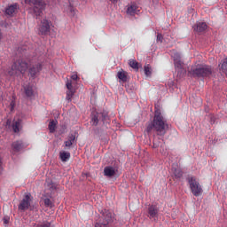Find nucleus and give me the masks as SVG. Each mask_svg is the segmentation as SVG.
<instances>
[{
  "mask_svg": "<svg viewBox=\"0 0 227 227\" xmlns=\"http://www.w3.org/2000/svg\"><path fill=\"white\" fill-rule=\"evenodd\" d=\"M166 129H168V124L166 123L164 117L159 111H156L153 121L147 125L146 131L150 133L154 130L155 132H158V134H164Z\"/></svg>",
  "mask_w": 227,
  "mask_h": 227,
  "instance_id": "obj_1",
  "label": "nucleus"
},
{
  "mask_svg": "<svg viewBox=\"0 0 227 227\" xmlns=\"http://www.w3.org/2000/svg\"><path fill=\"white\" fill-rule=\"evenodd\" d=\"M77 79H79L77 73H72L70 79H67L66 83L67 88V100H72V97L75 95V91H77Z\"/></svg>",
  "mask_w": 227,
  "mask_h": 227,
  "instance_id": "obj_2",
  "label": "nucleus"
},
{
  "mask_svg": "<svg viewBox=\"0 0 227 227\" xmlns=\"http://www.w3.org/2000/svg\"><path fill=\"white\" fill-rule=\"evenodd\" d=\"M27 68V63L24 61L16 62L12 66L11 70L8 72V74L11 77H17L19 74H26Z\"/></svg>",
  "mask_w": 227,
  "mask_h": 227,
  "instance_id": "obj_3",
  "label": "nucleus"
},
{
  "mask_svg": "<svg viewBox=\"0 0 227 227\" xmlns=\"http://www.w3.org/2000/svg\"><path fill=\"white\" fill-rule=\"evenodd\" d=\"M188 184L190 186V191L193 194V196H201L203 194V187L200 184V181L198 178L194 176L188 177Z\"/></svg>",
  "mask_w": 227,
  "mask_h": 227,
  "instance_id": "obj_4",
  "label": "nucleus"
},
{
  "mask_svg": "<svg viewBox=\"0 0 227 227\" xmlns=\"http://www.w3.org/2000/svg\"><path fill=\"white\" fill-rule=\"evenodd\" d=\"M35 208V202L33 201V196L27 193L24 196L19 205L20 210H33Z\"/></svg>",
  "mask_w": 227,
  "mask_h": 227,
  "instance_id": "obj_5",
  "label": "nucleus"
},
{
  "mask_svg": "<svg viewBox=\"0 0 227 227\" xmlns=\"http://www.w3.org/2000/svg\"><path fill=\"white\" fill-rule=\"evenodd\" d=\"M26 4L34 5V13L36 17H40L43 12L45 10V3L42 0H25Z\"/></svg>",
  "mask_w": 227,
  "mask_h": 227,
  "instance_id": "obj_6",
  "label": "nucleus"
},
{
  "mask_svg": "<svg viewBox=\"0 0 227 227\" xmlns=\"http://www.w3.org/2000/svg\"><path fill=\"white\" fill-rule=\"evenodd\" d=\"M192 75H198L201 77H207L212 74L209 67L199 66L197 68H193L192 71Z\"/></svg>",
  "mask_w": 227,
  "mask_h": 227,
  "instance_id": "obj_7",
  "label": "nucleus"
},
{
  "mask_svg": "<svg viewBox=\"0 0 227 227\" xmlns=\"http://www.w3.org/2000/svg\"><path fill=\"white\" fill-rule=\"evenodd\" d=\"M21 123H22V121L20 120V117L16 116L12 123L11 121H7V127H12L14 132H19L20 130Z\"/></svg>",
  "mask_w": 227,
  "mask_h": 227,
  "instance_id": "obj_8",
  "label": "nucleus"
},
{
  "mask_svg": "<svg viewBox=\"0 0 227 227\" xmlns=\"http://www.w3.org/2000/svg\"><path fill=\"white\" fill-rule=\"evenodd\" d=\"M18 12H19L18 4H11L5 8V15H7V17H14V15H17Z\"/></svg>",
  "mask_w": 227,
  "mask_h": 227,
  "instance_id": "obj_9",
  "label": "nucleus"
},
{
  "mask_svg": "<svg viewBox=\"0 0 227 227\" xmlns=\"http://www.w3.org/2000/svg\"><path fill=\"white\" fill-rule=\"evenodd\" d=\"M157 215H159V207L155 205H151L148 207V217L150 219L157 220Z\"/></svg>",
  "mask_w": 227,
  "mask_h": 227,
  "instance_id": "obj_10",
  "label": "nucleus"
},
{
  "mask_svg": "<svg viewBox=\"0 0 227 227\" xmlns=\"http://www.w3.org/2000/svg\"><path fill=\"white\" fill-rule=\"evenodd\" d=\"M24 148V144L22 142H14L12 145L11 152L12 153H17L18 152H20Z\"/></svg>",
  "mask_w": 227,
  "mask_h": 227,
  "instance_id": "obj_11",
  "label": "nucleus"
},
{
  "mask_svg": "<svg viewBox=\"0 0 227 227\" xmlns=\"http://www.w3.org/2000/svg\"><path fill=\"white\" fill-rule=\"evenodd\" d=\"M138 8L139 7H137V4L134 3L131 4L130 5L128 6V9H127L128 15L134 16L135 13H137V12H139Z\"/></svg>",
  "mask_w": 227,
  "mask_h": 227,
  "instance_id": "obj_12",
  "label": "nucleus"
},
{
  "mask_svg": "<svg viewBox=\"0 0 227 227\" xmlns=\"http://www.w3.org/2000/svg\"><path fill=\"white\" fill-rule=\"evenodd\" d=\"M104 175L105 176H114V175H116V168H113V167H106L104 168Z\"/></svg>",
  "mask_w": 227,
  "mask_h": 227,
  "instance_id": "obj_13",
  "label": "nucleus"
},
{
  "mask_svg": "<svg viewBox=\"0 0 227 227\" xmlns=\"http://www.w3.org/2000/svg\"><path fill=\"white\" fill-rule=\"evenodd\" d=\"M75 137H77V133L71 134L68 137L67 140L65 142V146H67V148H70V146H72V145L75 143Z\"/></svg>",
  "mask_w": 227,
  "mask_h": 227,
  "instance_id": "obj_14",
  "label": "nucleus"
},
{
  "mask_svg": "<svg viewBox=\"0 0 227 227\" xmlns=\"http://www.w3.org/2000/svg\"><path fill=\"white\" fill-rule=\"evenodd\" d=\"M59 159L62 162H67V160H70V153L67 151H60Z\"/></svg>",
  "mask_w": 227,
  "mask_h": 227,
  "instance_id": "obj_15",
  "label": "nucleus"
},
{
  "mask_svg": "<svg viewBox=\"0 0 227 227\" xmlns=\"http://www.w3.org/2000/svg\"><path fill=\"white\" fill-rule=\"evenodd\" d=\"M174 65H175L176 68H182V67H184V64L182 63V60L180 59V55L178 53H176L174 56Z\"/></svg>",
  "mask_w": 227,
  "mask_h": 227,
  "instance_id": "obj_16",
  "label": "nucleus"
},
{
  "mask_svg": "<svg viewBox=\"0 0 227 227\" xmlns=\"http://www.w3.org/2000/svg\"><path fill=\"white\" fill-rule=\"evenodd\" d=\"M23 88L25 95H27V97H33V93H35V89L32 85H26Z\"/></svg>",
  "mask_w": 227,
  "mask_h": 227,
  "instance_id": "obj_17",
  "label": "nucleus"
},
{
  "mask_svg": "<svg viewBox=\"0 0 227 227\" xmlns=\"http://www.w3.org/2000/svg\"><path fill=\"white\" fill-rule=\"evenodd\" d=\"M117 77L121 82H127V72L121 70L117 73Z\"/></svg>",
  "mask_w": 227,
  "mask_h": 227,
  "instance_id": "obj_18",
  "label": "nucleus"
},
{
  "mask_svg": "<svg viewBox=\"0 0 227 227\" xmlns=\"http://www.w3.org/2000/svg\"><path fill=\"white\" fill-rule=\"evenodd\" d=\"M51 26H52V23H51V21H49V20L43 19L41 21L42 29H51Z\"/></svg>",
  "mask_w": 227,
  "mask_h": 227,
  "instance_id": "obj_19",
  "label": "nucleus"
},
{
  "mask_svg": "<svg viewBox=\"0 0 227 227\" xmlns=\"http://www.w3.org/2000/svg\"><path fill=\"white\" fill-rule=\"evenodd\" d=\"M50 132H55L56 127H58V121L51 120L48 125Z\"/></svg>",
  "mask_w": 227,
  "mask_h": 227,
  "instance_id": "obj_20",
  "label": "nucleus"
},
{
  "mask_svg": "<svg viewBox=\"0 0 227 227\" xmlns=\"http://www.w3.org/2000/svg\"><path fill=\"white\" fill-rule=\"evenodd\" d=\"M196 29H207L208 27V25L205 21H198L195 25Z\"/></svg>",
  "mask_w": 227,
  "mask_h": 227,
  "instance_id": "obj_21",
  "label": "nucleus"
},
{
  "mask_svg": "<svg viewBox=\"0 0 227 227\" xmlns=\"http://www.w3.org/2000/svg\"><path fill=\"white\" fill-rule=\"evenodd\" d=\"M40 70H42V65H38L35 67H33L30 69V74L33 76H35L36 74H38V72H40Z\"/></svg>",
  "mask_w": 227,
  "mask_h": 227,
  "instance_id": "obj_22",
  "label": "nucleus"
},
{
  "mask_svg": "<svg viewBox=\"0 0 227 227\" xmlns=\"http://www.w3.org/2000/svg\"><path fill=\"white\" fill-rule=\"evenodd\" d=\"M220 67V70H222V72H224V74L227 73V59H224L222 62V64L219 65Z\"/></svg>",
  "mask_w": 227,
  "mask_h": 227,
  "instance_id": "obj_23",
  "label": "nucleus"
},
{
  "mask_svg": "<svg viewBox=\"0 0 227 227\" xmlns=\"http://www.w3.org/2000/svg\"><path fill=\"white\" fill-rule=\"evenodd\" d=\"M129 67H131V68H134L135 70H138L139 68V64H137V62L134 59L129 60Z\"/></svg>",
  "mask_w": 227,
  "mask_h": 227,
  "instance_id": "obj_24",
  "label": "nucleus"
},
{
  "mask_svg": "<svg viewBox=\"0 0 227 227\" xmlns=\"http://www.w3.org/2000/svg\"><path fill=\"white\" fill-rule=\"evenodd\" d=\"M145 74L147 77H149V75H152V67H150V65H146L145 67Z\"/></svg>",
  "mask_w": 227,
  "mask_h": 227,
  "instance_id": "obj_25",
  "label": "nucleus"
},
{
  "mask_svg": "<svg viewBox=\"0 0 227 227\" xmlns=\"http://www.w3.org/2000/svg\"><path fill=\"white\" fill-rule=\"evenodd\" d=\"M45 207H52V201L50 199H44Z\"/></svg>",
  "mask_w": 227,
  "mask_h": 227,
  "instance_id": "obj_26",
  "label": "nucleus"
},
{
  "mask_svg": "<svg viewBox=\"0 0 227 227\" xmlns=\"http://www.w3.org/2000/svg\"><path fill=\"white\" fill-rule=\"evenodd\" d=\"M4 223L5 224H8V223H10V217H9V216H5V217L4 218Z\"/></svg>",
  "mask_w": 227,
  "mask_h": 227,
  "instance_id": "obj_27",
  "label": "nucleus"
},
{
  "mask_svg": "<svg viewBox=\"0 0 227 227\" xmlns=\"http://www.w3.org/2000/svg\"><path fill=\"white\" fill-rule=\"evenodd\" d=\"M70 12L73 15L75 13V10H74V7H70Z\"/></svg>",
  "mask_w": 227,
  "mask_h": 227,
  "instance_id": "obj_28",
  "label": "nucleus"
},
{
  "mask_svg": "<svg viewBox=\"0 0 227 227\" xmlns=\"http://www.w3.org/2000/svg\"><path fill=\"white\" fill-rule=\"evenodd\" d=\"M162 39V35H160V34H158V35H157V40H161Z\"/></svg>",
  "mask_w": 227,
  "mask_h": 227,
  "instance_id": "obj_29",
  "label": "nucleus"
},
{
  "mask_svg": "<svg viewBox=\"0 0 227 227\" xmlns=\"http://www.w3.org/2000/svg\"><path fill=\"white\" fill-rule=\"evenodd\" d=\"M110 1H113V3H116L118 0H110Z\"/></svg>",
  "mask_w": 227,
  "mask_h": 227,
  "instance_id": "obj_30",
  "label": "nucleus"
},
{
  "mask_svg": "<svg viewBox=\"0 0 227 227\" xmlns=\"http://www.w3.org/2000/svg\"><path fill=\"white\" fill-rule=\"evenodd\" d=\"M45 32L49 31V30H44Z\"/></svg>",
  "mask_w": 227,
  "mask_h": 227,
  "instance_id": "obj_31",
  "label": "nucleus"
}]
</instances>
